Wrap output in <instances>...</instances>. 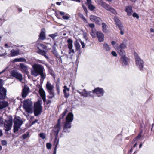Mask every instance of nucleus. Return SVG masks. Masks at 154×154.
Instances as JSON below:
<instances>
[{
    "label": "nucleus",
    "mask_w": 154,
    "mask_h": 154,
    "mask_svg": "<svg viewBox=\"0 0 154 154\" xmlns=\"http://www.w3.org/2000/svg\"><path fill=\"white\" fill-rule=\"evenodd\" d=\"M132 15L133 17H136L137 19L139 18L138 15L135 12H134L133 13Z\"/></svg>",
    "instance_id": "nucleus-51"
},
{
    "label": "nucleus",
    "mask_w": 154,
    "mask_h": 154,
    "mask_svg": "<svg viewBox=\"0 0 154 154\" xmlns=\"http://www.w3.org/2000/svg\"><path fill=\"white\" fill-rule=\"evenodd\" d=\"M23 108L28 113H32L33 112L32 106L31 103L27 100H25L23 103Z\"/></svg>",
    "instance_id": "nucleus-6"
},
{
    "label": "nucleus",
    "mask_w": 154,
    "mask_h": 154,
    "mask_svg": "<svg viewBox=\"0 0 154 154\" xmlns=\"http://www.w3.org/2000/svg\"><path fill=\"white\" fill-rule=\"evenodd\" d=\"M6 89L4 87L0 88V100H4L6 97Z\"/></svg>",
    "instance_id": "nucleus-12"
},
{
    "label": "nucleus",
    "mask_w": 154,
    "mask_h": 154,
    "mask_svg": "<svg viewBox=\"0 0 154 154\" xmlns=\"http://www.w3.org/2000/svg\"><path fill=\"white\" fill-rule=\"evenodd\" d=\"M20 67L25 72H26L28 70V67L25 65L23 63H21L20 64Z\"/></svg>",
    "instance_id": "nucleus-29"
},
{
    "label": "nucleus",
    "mask_w": 154,
    "mask_h": 154,
    "mask_svg": "<svg viewBox=\"0 0 154 154\" xmlns=\"http://www.w3.org/2000/svg\"><path fill=\"white\" fill-rule=\"evenodd\" d=\"M58 135L55 134L54 141V145L55 147L53 152V154H56L57 149V146L59 144V139H57Z\"/></svg>",
    "instance_id": "nucleus-20"
},
{
    "label": "nucleus",
    "mask_w": 154,
    "mask_h": 154,
    "mask_svg": "<svg viewBox=\"0 0 154 154\" xmlns=\"http://www.w3.org/2000/svg\"><path fill=\"white\" fill-rule=\"evenodd\" d=\"M121 57L120 61L122 66L126 67L129 65V60L125 55V54H120Z\"/></svg>",
    "instance_id": "nucleus-9"
},
{
    "label": "nucleus",
    "mask_w": 154,
    "mask_h": 154,
    "mask_svg": "<svg viewBox=\"0 0 154 154\" xmlns=\"http://www.w3.org/2000/svg\"><path fill=\"white\" fill-rule=\"evenodd\" d=\"M14 132L15 133L20 128L23 122L22 120H20L18 119H15L14 121Z\"/></svg>",
    "instance_id": "nucleus-7"
},
{
    "label": "nucleus",
    "mask_w": 154,
    "mask_h": 154,
    "mask_svg": "<svg viewBox=\"0 0 154 154\" xmlns=\"http://www.w3.org/2000/svg\"><path fill=\"white\" fill-rule=\"evenodd\" d=\"M49 97L50 99L52 98L54 95V92H53L52 91H49Z\"/></svg>",
    "instance_id": "nucleus-39"
},
{
    "label": "nucleus",
    "mask_w": 154,
    "mask_h": 154,
    "mask_svg": "<svg viewBox=\"0 0 154 154\" xmlns=\"http://www.w3.org/2000/svg\"><path fill=\"white\" fill-rule=\"evenodd\" d=\"M102 7L108 11H109L111 8L109 5L106 4V3H105Z\"/></svg>",
    "instance_id": "nucleus-37"
},
{
    "label": "nucleus",
    "mask_w": 154,
    "mask_h": 154,
    "mask_svg": "<svg viewBox=\"0 0 154 154\" xmlns=\"http://www.w3.org/2000/svg\"><path fill=\"white\" fill-rule=\"evenodd\" d=\"M73 114L72 112H69L66 118V122L63 125V132L69 133L71 127V124L73 119Z\"/></svg>",
    "instance_id": "nucleus-1"
},
{
    "label": "nucleus",
    "mask_w": 154,
    "mask_h": 154,
    "mask_svg": "<svg viewBox=\"0 0 154 154\" xmlns=\"http://www.w3.org/2000/svg\"><path fill=\"white\" fill-rule=\"evenodd\" d=\"M58 36V34L57 33H55L54 34H51L49 35V36L51 37L53 39H54L55 37Z\"/></svg>",
    "instance_id": "nucleus-40"
},
{
    "label": "nucleus",
    "mask_w": 154,
    "mask_h": 154,
    "mask_svg": "<svg viewBox=\"0 0 154 154\" xmlns=\"http://www.w3.org/2000/svg\"><path fill=\"white\" fill-rule=\"evenodd\" d=\"M111 43L112 45H113V46L115 45H118V44H117V45H115L116 43L114 41H112L111 42Z\"/></svg>",
    "instance_id": "nucleus-63"
},
{
    "label": "nucleus",
    "mask_w": 154,
    "mask_h": 154,
    "mask_svg": "<svg viewBox=\"0 0 154 154\" xmlns=\"http://www.w3.org/2000/svg\"><path fill=\"white\" fill-rule=\"evenodd\" d=\"M82 7L84 11H85V13L87 14V8L86 7V6L84 5H82Z\"/></svg>",
    "instance_id": "nucleus-52"
},
{
    "label": "nucleus",
    "mask_w": 154,
    "mask_h": 154,
    "mask_svg": "<svg viewBox=\"0 0 154 154\" xmlns=\"http://www.w3.org/2000/svg\"><path fill=\"white\" fill-rule=\"evenodd\" d=\"M97 1L98 4L101 5L102 7L105 3V2L103 1L102 0H97Z\"/></svg>",
    "instance_id": "nucleus-43"
},
{
    "label": "nucleus",
    "mask_w": 154,
    "mask_h": 154,
    "mask_svg": "<svg viewBox=\"0 0 154 154\" xmlns=\"http://www.w3.org/2000/svg\"><path fill=\"white\" fill-rule=\"evenodd\" d=\"M26 61V59L24 58H15L12 60V62L13 63L15 62H25Z\"/></svg>",
    "instance_id": "nucleus-28"
},
{
    "label": "nucleus",
    "mask_w": 154,
    "mask_h": 154,
    "mask_svg": "<svg viewBox=\"0 0 154 154\" xmlns=\"http://www.w3.org/2000/svg\"><path fill=\"white\" fill-rule=\"evenodd\" d=\"M44 71H42V72L39 74V75H40L41 77L42 78L44 79L46 75L44 73Z\"/></svg>",
    "instance_id": "nucleus-47"
},
{
    "label": "nucleus",
    "mask_w": 154,
    "mask_h": 154,
    "mask_svg": "<svg viewBox=\"0 0 154 154\" xmlns=\"http://www.w3.org/2000/svg\"><path fill=\"white\" fill-rule=\"evenodd\" d=\"M8 105V103L7 101H0V109L7 107Z\"/></svg>",
    "instance_id": "nucleus-24"
},
{
    "label": "nucleus",
    "mask_w": 154,
    "mask_h": 154,
    "mask_svg": "<svg viewBox=\"0 0 154 154\" xmlns=\"http://www.w3.org/2000/svg\"><path fill=\"white\" fill-rule=\"evenodd\" d=\"M102 31L104 33L108 32V30L107 29V25L105 23H102Z\"/></svg>",
    "instance_id": "nucleus-31"
},
{
    "label": "nucleus",
    "mask_w": 154,
    "mask_h": 154,
    "mask_svg": "<svg viewBox=\"0 0 154 154\" xmlns=\"http://www.w3.org/2000/svg\"><path fill=\"white\" fill-rule=\"evenodd\" d=\"M67 42L68 43V47L69 49H71L73 48L72 42L73 41L71 39H68L67 40Z\"/></svg>",
    "instance_id": "nucleus-30"
},
{
    "label": "nucleus",
    "mask_w": 154,
    "mask_h": 154,
    "mask_svg": "<svg viewBox=\"0 0 154 154\" xmlns=\"http://www.w3.org/2000/svg\"><path fill=\"white\" fill-rule=\"evenodd\" d=\"M90 19L92 22H94L97 24H99L100 21L101 20L100 18L93 15L90 16Z\"/></svg>",
    "instance_id": "nucleus-15"
},
{
    "label": "nucleus",
    "mask_w": 154,
    "mask_h": 154,
    "mask_svg": "<svg viewBox=\"0 0 154 154\" xmlns=\"http://www.w3.org/2000/svg\"><path fill=\"white\" fill-rule=\"evenodd\" d=\"M134 55L137 66L140 70H142L144 66L143 61L139 57L137 53H135Z\"/></svg>",
    "instance_id": "nucleus-5"
},
{
    "label": "nucleus",
    "mask_w": 154,
    "mask_h": 154,
    "mask_svg": "<svg viewBox=\"0 0 154 154\" xmlns=\"http://www.w3.org/2000/svg\"><path fill=\"white\" fill-rule=\"evenodd\" d=\"M28 134H25L23 136V139H25L28 136Z\"/></svg>",
    "instance_id": "nucleus-58"
},
{
    "label": "nucleus",
    "mask_w": 154,
    "mask_h": 154,
    "mask_svg": "<svg viewBox=\"0 0 154 154\" xmlns=\"http://www.w3.org/2000/svg\"><path fill=\"white\" fill-rule=\"evenodd\" d=\"M114 21L116 25L118 27L119 29H122L123 26L121 21L117 17L115 16L114 18Z\"/></svg>",
    "instance_id": "nucleus-19"
},
{
    "label": "nucleus",
    "mask_w": 154,
    "mask_h": 154,
    "mask_svg": "<svg viewBox=\"0 0 154 154\" xmlns=\"http://www.w3.org/2000/svg\"><path fill=\"white\" fill-rule=\"evenodd\" d=\"M44 71V67L43 66L39 64H35L32 66L31 73L32 75L37 77L42 71Z\"/></svg>",
    "instance_id": "nucleus-2"
},
{
    "label": "nucleus",
    "mask_w": 154,
    "mask_h": 154,
    "mask_svg": "<svg viewBox=\"0 0 154 154\" xmlns=\"http://www.w3.org/2000/svg\"><path fill=\"white\" fill-rule=\"evenodd\" d=\"M63 91L64 94V97L65 98H67L69 96V92H68L67 91L63 90Z\"/></svg>",
    "instance_id": "nucleus-42"
},
{
    "label": "nucleus",
    "mask_w": 154,
    "mask_h": 154,
    "mask_svg": "<svg viewBox=\"0 0 154 154\" xmlns=\"http://www.w3.org/2000/svg\"><path fill=\"white\" fill-rule=\"evenodd\" d=\"M20 50L18 48H17L16 50L14 49H12L10 52V56L11 57H14L17 56L19 54Z\"/></svg>",
    "instance_id": "nucleus-21"
},
{
    "label": "nucleus",
    "mask_w": 154,
    "mask_h": 154,
    "mask_svg": "<svg viewBox=\"0 0 154 154\" xmlns=\"http://www.w3.org/2000/svg\"><path fill=\"white\" fill-rule=\"evenodd\" d=\"M29 89V87L24 86L22 90V96L23 98L26 97L27 95Z\"/></svg>",
    "instance_id": "nucleus-16"
},
{
    "label": "nucleus",
    "mask_w": 154,
    "mask_h": 154,
    "mask_svg": "<svg viewBox=\"0 0 154 154\" xmlns=\"http://www.w3.org/2000/svg\"><path fill=\"white\" fill-rule=\"evenodd\" d=\"M125 11L127 12V15L128 16H131L133 11L132 7L131 6H127L125 9Z\"/></svg>",
    "instance_id": "nucleus-23"
},
{
    "label": "nucleus",
    "mask_w": 154,
    "mask_h": 154,
    "mask_svg": "<svg viewBox=\"0 0 154 154\" xmlns=\"http://www.w3.org/2000/svg\"><path fill=\"white\" fill-rule=\"evenodd\" d=\"M91 93H92V91H91L87 92L85 89H84L82 91L81 95L86 97H88V96L93 97V95L91 94Z\"/></svg>",
    "instance_id": "nucleus-22"
},
{
    "label": "nucleus",
    "mask_w": 154,
    "mask_h": 154,
    "mask_svg": "<svg viewBox=\"0 0 154 154\" xmlns=\"http://www.w3.org/2000/svg\"><path fill=\"white\" fill-rule=\"evenodd\" d=\"M13 120L12 117L9 118V119L6 120L4 124V130L6 131L10 130L12 128Z\"/></svg>",
    "instance_id": "nucleus-8"
},
{
    "label": "nucleus",
    "mask_w": 154,
    "mask_h": 154,
    "mask_svg": "<svg viewBox=\"0 0 154 154\" xmlns=\"http://www.w3.org/2000/svg\"><path fill=\"white\" fill-rule=\"evenodd\" d=\"M141 136V133H140L139 134L136 136L134 139L133 140V142H134L137 139L139 138Z\"/></svg>",
    "instance_id": "nucleus-46"
},
{
    "label": "nucleus",
    "mask_w": 154,
    "mask_h": 154,
    "mask_svg": "<svg viewBox=\"0 0 154 154\" xmlns=\"http://www.w3.org/2000/svg\"><path fill=\"white\" fill-rule=\"evenodd\" d=\"M69 14H66L65 15L62 16V18L65 20H68L69 19Z\"/></svg>",
    "instance_id": "nucleus-44"
},
{
    "label": "nucleus",
    "mask_w": 154,
    "mask_h": 154,
    "mask_svg": "<svg viewBox=\"0 0 154 154\" xmlns=\"http://www.w3.org/2000/svg\"><path fill=\"white\" fill-rule=\"evenodd\" d=\"M87 5H88L92 4V1L91 0H87Z\"/></svg>",
    "instance_id": "nucleus-55"
},
{
    "label": "nucleus",
    "mask_w": 154,
    "mask_h": 154,
    "mask_svg": "<svg viewBox=\"0 0 154 154\" xmlns=\"http://www.w3.org/2000/svg\"><path fill=\"white\" fill-rule=\"evenodd\" d=\"M2 143L3 145H5L7 144V142L5 140H2Z\"/></svg>",
    "instance_id": "nucleus-59"
},
{
    "label": "nucleus",
    "mask_w": 154,
    "mask_h": 154,
    "mask_svg": "<svg viewBox=\"0 0 154 154\" xmlns=\"http://www.w3.org/2000/svg\"><path fill=\"white\" fill-rule=\"evenodd\" d=\"M38 53L41 55L44 56L47 60L49 59V58L46 55V52L45 51L39 49Z\"/></svg>",
    "instance_id": "nucleus-25"
},
{
    "label": "nucleus",
    "mask_w": 154,
    "mask_h": 154,
    "mask_svg": "<svg viewBox=\"0 0 154 154\" xmlns=\"http://www.w3.org/2000/svg\"><path fill=\"white\" fill-rule=\"evenodd\" d=\"M80 42L81 45H82V48H84L85 46V45L84 44V42L81 40H80Z\"/></svg>",
    "instance_id": "nucleus-57"
},
{
    "label": "nucleus",
    "mask_w": 154,
    "mask_h": 154,
    "mask_svg": "<svg viewBox=\"0 0 154 154\" xmlns=\"http://www.w3.org/2000/svg\"><path fill=\"white\" fill-rule=\"evenodd\" d=\"M127 40L124 39L122 42L120 44L119 46H118L117 45L114 46V48L117 51L119 54H125V52L124 49L127 48Z\"/></svg>",
    "instance_id": "nucleus-3"
},
{
    "label": "nucleus",
    "mask_w": 154,
    "mask_h": 154,
    "mask_svg": "<svg viewBox=\"0 0 154 154\" xmlns=\"http://www.w3.org/2000/svg\"><path fill=\"white\" fill-rule=\"evenodd\" d=\"M112 13H113L114 14H116V11L113 8H111V7L109 11Z\"/></svg>",
    "instance_id": "nucleus-48"
},
{
    "label": "nucleus",
    "mask_w": 154,
    "mask_h": 154,
    "mask_svg": "<svg viewBox=\"0 0 154 154\" xmlns=\"http://www.w3.org/2000/svg\"><path fill=\"white\" fill-rule=\"evenodd\" d=\"M64 89L65 90H66V91H67L68 92H69L70 89L69 88H67V86L65 85L63 87Z\"/></svg>",
    "instance_id": "nucleus-53"
},
{
    "label": "nucleus",
    "mask_w": 154,
    "mask_h": 154,
    "mask_svg": "<svg viewBox=\"0 0 154 154\" xmlns=\"http://www.w3.org/2000/svg\"><path fill=\"white\" fill-rule=\"evenodd\" d=\"M74 45L76 50L80 49V45L79 43L77 41H76L74 42Z\"/></svg>",
    "instance_id": "nucleus-35"
},
{
    "label": "nucleus",
    "mask_w": 154,
    "mask_h": 154,
    "mask_svg": "<svg viewBox=\"0 0 154 154\" xmlns=\"http://www.w3.org/2000/svg\"><path fill=\"white\" fill-rule=\"evenodd\" d=\"M103 48L104 50L106 51H109L111 49V47L106 43H104L103 44Z\"/></svg>",
    "instance_id": "nucleus-26"
},
{
    "label": "nucleus",
    "mask_w": 154,
    "mask_h": 154,
    "mask_svg": "<svg viewBox=\"0 0 154 154\" xmlns=\"http://www.w3.org/2000/svg\"><path fill=\"white\" fill-rule=\"evenodd\" d=\"M53 52L56 57L57 58L60 59L61 61L62 62V59L61 58V57L59 55L58 53L56 50V49H54L53 50Z\"/></svg>",
    "instance_id": "nucleus-32"
},
{
    "label": "nucleus",
    "mask_w": 154,
    "mask_h": 154,
    "mask_svg": "<svg viewBox=\"0 0 154 154\" xmlns=\"http://www.w3.org/2000/svg\"><path fill=\"white\" fill-rule=\"evenodd\" d=\"M41 101L38 100L34 104V112L35 116H38L42 112V107L41 103Z\"/></svg>",
    "instance_id": "nucleus-4"
},
{
    "label": "nucleus",
    "mask_w": 154,
    "mask_h": 154,
    "mask_svg": "<svg viewBox=\"0 0 154 154\" xmlns=\"http://www.w3.org/2000/svg\"><path fill=\"white\" fill-rule=\"evenodd\" d=\"M67 112V110L66 109L61 114L60 116L59 119H58L57 122L61 123V120L62 119H63L65 116L66 115Z\"/></svg>",
    "instance_id": "nucleus-27"
},
{
    "label": "nucleus",
    "mask_w": 154,
    "mask_h": 154,
    "mask_svg": "<svg viewBox=\"0 0 154 154\" xmlns=\"http://www.w3.org/2000/svg\"><path fill=\"white\" fill-rule=\"evenodd\" d=\"M59 13L62 16L63 15H65L66 14L64 12L62 11H59Z\"/></svg>",
    "instance_id": "nucleus-61"
},
{
    "label": "nucleus",
    "mask_w": 154,
    "mask_h": 154,
    "mask_svg": "<svg viewBox=\"0 0 154 154\" xmlns=\"http://www.w3.org/2000/svg\"><path fill=\"white\" fill-rule=\"evenodd\" d=\"M3 81L2 79H0V88H2L3 85L2 84V82Z\"/></svg>",
    "instance_id": "nucleus-62"
},
{
    "label": "nucleus",
    "mask_w": 154,
    "mask_h": 154,
    "mask_svg": "<svg viewBox=\"0 0 154 154\" xmlns=\"http://www.w3.org/2000/svg\"><path fill=\"white\" fill-rule=\"evenodd\" d=\"M69 54L71 53H74V50L73 49H72V48L71 49H69Z\"/></svg>",
    "instance_id": "nucleus-60"
},
{
    "label": "nucleus",
    "mask_w": 154,
    "mask_h": 154,
    "mask_svg": "<svg viewBox=\"0 0 154 154\" xmlns=\"http://www.w3.org/2000/svg\"><path fill=\"white\" fill-rule=\"evenodd\" d=\"M89 9L91 11H93L95 8V7L92 4L88 5Z\"/></svg>",
    "instance_id": "nucleus-41"
},
{
    "label": "nucleus",
    "mask_w": 154,
    "mask_h": 154,
    "mask_svg": "<svg viewBox=\"0 0 154 154\" xmlns=\"http://www.w3.org/2000/svg\"><path fill=\"white\" fill-rule=\"evenodd\" d=\"M79 16L85 22H87V20L85 19L84 16L81 13H79L78 14Z\"/></svg>",
    "instance_id": "nucleus-34"
},
{
    "label": "nucleus",
    "mask_w": 154,
    "mask_h": 154,
    "mask_svg": "<svg viewBox=\"0 0 154 154\" xmlns=\"http://www.w3.org/2000/svg\"><path fill=\"white\" fill-rule=\"evenodd\" d=\"M112 54L114 57H116L117 56V54L116 53L115 51H112L111 52Z\"/></svg>",
    "instance_id": "nucleus-54"
},
{
    "label": "nucleus",
    "mask_w": 154,
    "mask_h": 154,
    "mask_svg": "<svg viewBox=\"0 0 154 154\" xmlns=\"http://www.w3.org/2000/svg\"><path fill=\"white\" fill-rule=\"evenodd\" d=\"M38 121V120L37 119H35L34 121H33L32 122V125H33L35 124V123L37 122Z\"/></svg>",
    "instance_id": "nucleus-64"
},
{
    "label": "nucleus",
    "mask_w": 154,
    "mask_h": 154,
    "mask_svg": "<svg viewBox=\"0 0 154 154\" xmlns=\"http://www.w3.org/2000/svg\"><path fill=\"white\" fill-rule=\"evenodd\" d=\"M46 146L48 149H49L51 147V145L50 143H46Z\"/></svg>",
    "instance_id": "nucleus-50"
},
{
    "label": "nucleus",
    "mask_w": 154,
    "mask_h": 154,
    "mask_svg": "<svg viewBox=\"0 0 154 154\" xmlns=\"http://www.w3.org/2000/svg\"><path fill=\"white\" fill-rule=\"evenodd\" d=\"M89 26L90 28H94L95 26V25L93 23H90L89 24Z\"/></svg>",
    "instance_id": "nucleus-56"
},
{
    "label": "nucleus",
    "mask_w": 154,
    "mask_h": 154,
    "mask_svg": "<svg viewBox=\"0 0 154 154\" xmlns=\"http://www.w3.org/2000/svg\"><path fill=\"white\" fill-rule=\"evenodd\" d=\"M46 38L45 29L43 28L41 29V32L39 35V39L44 40Z\"/></svg>",
    "instance_id": "nucleus-18"
},
{
    "label": "nucleus",
    "mask_w": 154,
    "mask_h": 154,
    "mask_svg": "<svg viewBox=\"0 0 154 154\" xmlns=\"http://www.w3.org/2000/svg\"><path fill=\"white\" fill-rule=\"evenodd\" d=\"M148 125V122H146L145 125L144 124L143 122V124H140V126L141 128H145L146 129Z\"/></svg>",
    "instance_id": "nucleus-38"
},
{
    "label": "nucleus",
    "mask_w": 154,
    "mask_h": 154,
    "mask_svg": "<svg viewBox=\"0 0 154 154\" xmlns=\"http://www.w3.org/2000/svg\"><path fill=\"white\" fill-rule=\"evenodd\" d=\"M61 123L57 122V124L54 128L53 131L55 134L58 135V133L61 129Z\"/></svg>",
    "instance_id": "nucleus-17"
},
{
    "label": "nucleus",
    "mask_w": 154,
    "mask_h": 154,
    "mask_svg": "<svg viewBox=\"0 0 154 154\" xmlns=\"http://www.w3.org/2000/svg\"><path fill=\"white\" fill-rule=\"evenodd\" d=\"M38 47H41L42 48L44 49H45L47 48V47L46 45H44L42 44H40L38 45Z\"/></svg>",
    "instance_id": "nucleus-45"
},
{
    "label": "nucleus",
    "mask_w": 154,
    "mask_h": 154,
    "mask_svg": "<svg viewBox=\"0 0 154 154\" xmlns=\"http://www.w3.org/2000/svg\"><path fill=\"white\" fill-rule=\"evenodd\" d=\"M92 93L95 94L98 97H100L103 95L104 91L103 88L97 87L93 90Z\"/></svg>",
    "instance_id": "nucleus-10"
},
{
    "label": "nucleus",
    "mask_w": 154,
    "mask_h": 154,
    "mask_svg": "<svg viewBox=\"0 0 154 154\" xmlns=\"http://www.w3.org/2000/svg\"><path fill=\"white\" fill-rule=\"evenodd\" d=\"M11 75L12 76L18 79L20 81L22 80V76L21 74L17 71H12L11 72Z\"/></svg>",
    "instance_id": "nucleus-11"
},
{
    "label": "nucleus",
    "mask_w": 154,
    "mask_h": 154,
    "mask_svg": "<svg viewBox=\"0 0 154 154\" xmlns=\"http://www.w3.org/2000/svg\"><path fill=\"white\" fill-rule=\"evenodd\" d=\"M39 92L43 102H45L46 101L45 93L42 87H39Z\"/></svg>",
    "instance_id": "nucleus-13"
},
{
    "label": "nucleus",
    "mask_w": 154,
    "mask_h": 154,
    "mask_svg": "<svg viewBox=\"0 0 154 154\" xmlns=\"http://www.w3.org/2000/svg\"><path fill=\"white\" fill-rule=\"evenodd\" d=\"M46 87L47 89L49 91H52L54 88L53 86L48 82L47 83L46 85Z\"/></svg>",
    "instance_id": "nucleus-33"
},
{
    "label": "nucleus",
    "mask_w": 154,
    "mask_h": 154,
    "mask_svg": "<svg viewBox=\"0 0 154 154\" xmlns=\"http://www.w3.org/2000/svg\"><path fill=\"white\" fill-rule=\"evenodd\" d=\"M39 136L43 139H45V134L42 133H41L39 134Z\"/></svg>",
    "instance_id": "nucleus-49"
},
{
    "label": "nucleus",
    "mask_w": 154,
    "mask_h": 154,
    "mask_svg": "<svg viewBox=\"0 0 154 154\" xmlns=\"http://www.w3.org/2000/svg\"><path fill=\"white\" fill-rule=\"evenodd\" d=\"M96 36L99 42H101L104 40V35L101 32L98 31L96 32Z\"/></svg>",
    "instance_id": "nucleus-14"
},
{
    "label": "nucleus",
    "mask_w": 154,
    "mask_h": 154,
    "mask_svg": "<svg viewBox=\"0 0 154 154\" xmlns=\"http://www.w3.org/2000/svg\"><path fill=\"white\" fill-rule=\"evenodd\" d=\"M91 35L92 36L93 38H94L96 37V32L95 30H92L91 32Z\"/></svg>",
    "instance_id": "nucleus-36"
}]
</instances>
